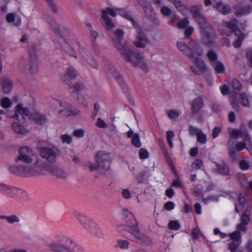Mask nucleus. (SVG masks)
Returning <instances> with one entry per match:
<instances>
[{"instance_id":"f257e3e1","label":"nucleus","mask_w":252,"mask_h":252,"mask_svg":"<svg viewBox=\"0 0 252 252\" xmlns=\"http://www.w3.org/2000/svg\"><path fill=\"white\" fill-rule=\"evenodd\" d=\"M114 38H113V44L117 49L121 57L127 63L132 66H138L145 72L149 71L148 66L144 60L143 55L137 51L132 50L126 43H123L124 32L120 29L116 30L114 32Z\"/></svg>"},{"instance_id":"f03ea898","label":"nucleus","mask_w":252,"mask_h":252,"mask_svg":"<svg viewBox=\"0 0 252 252\" xmlns=\"http://www.w3.org/2000/svg\"><path fill=\"white\" fill-rule=\"evenodd\" d=\"M178 49L189 57L193 63L190 66L191 71L195 74L201 75L207 70L204 62L198 57L203 54L202 48L194 41L186 43L184 40L177 42Z\"/></svg>"},{"instance_id":"7ed1b4c3","label":"nucleus","mask_w":252,"mask_h":252,"mask_svg":"<svg viewBox=\"0 0 252 252\" xmlns=\"http://www.w3.org/2000/svg\"><path fill=\"white\" fill-rule=\"evenodd\" d=\"M78 75L77 71L72 67L67 68L66 73L61 78L62 82L66 85L67 89L71 96L78 100L85 108L88 107V103L85 97L80 94L79 92L85 88L83 82L78 81L75 84H72L69 79H74Z\"/></svg>"},{"instance_id":"20e7f679","label":"nucleus","mask_w":252,"mask_h":252,"mask_svg":"<svg viewBox=\"0 0 252 252\" xmlns=\"http://www.w3.org/2000/svg\"><path fill=\"white\" fill-rule=\"evenodd\" d=\"M224 28L222 30L223 33L226 35L234 33L236 40L233 43L235 48L240 47L242 42L245 38V35L238 29V21L234 18L228 22H224L222 24Z\"/></svg>"},{"instance_id":"39448f33","label":"nucleus","mask_w":252,"mask_h":252,"mask_svg":"<svg viewBox=\"0 0 252 252\" xmlns=\"http://www.w3.org/2000/svg\"><path fill=\"white\" fill-rule=\"evenodd\" d=\"M46 20L50 25L51 27L57 36L60 38V43L63 49L68 54L71 56L77 58L76 53L73 51L72 49L71 48L70 45L68 44L66 40L63 38L60 26L57 23L54 18L51 16H47L46 17Z\"/></svg>"},{"instance_id":"423d86ee","label":"nucleus","mask_w":252,"mask_h":252,"mask_svg":"<svg viewBox=\"0 0 252 252\" xmlns=\"http://www.w3.org/2000/svg\"><path fill=\"white\" fill-rule=\"evenodd\" d=\"M75 216L79 222L83 226L84 228L94 235L101 237L102 235L99 225L94 221L87 219L80 213H76Z\"/></svg>"},{"instance_id":"0eeeda50","label":"nucleus","mask_w":252,"mask_h":252,"mask_svg":"<svg viewBox=\"0 0 252 252\" xmlns=\"http://www.w3.org/2000/svg\"><path fill=\"white\" fill-rule=\"evenodd\" d=\"M39 154L41 157L46 159L49 163L53 164L56 162L57 158L60 157L61 152L57 147L54 146H49L40 148Z\"/></svg>"},{"instance_id":"6e6552de","label":"nucleus","mask_w":252,"mask_h":252,"mask_svg":"<svg viewBox=\"0 0 252 252\" xmlns=\"http://www.w3.org/2000/svg\"><path fill=\"white\" fill-rule=\"evenodd\" d=\"M95 161L99 170L104 172L110 169L112 158L110 154L100 151L95 155Z\"/></svg>"},{"instance_id":"1a4fd4ad","label":"nucleus","mask_w":252,"mask_h":252,"mask_svg":"<svg viewBox=\"0 0 252 252\" xmlns=\"http://www.w3.org/2000/svg\"><path fill=\"white\" fill-rule=\"evenodd\" d=\"M202 40L203 43L209 46H213L216 43L217 34L212 27L201 31Z\"/></svg>"},{"instance_id":"9d476101","label":"nucleus","mask_w":252,"mask_h":252,"mask_svg":"<svg viewBox=\"0 0 252 252\" xmlns=\"http://www.w3.org/2000/svg\"><path fill=\"white\" fill-rule=\"evenodd\" d=\"M50 166V164L37 160L32 168L30 167V175H44L48 173Z\"/></svg>"},{"instance_id":"9b49d317","label":"nucleus","mask_w":252,"mask_h":252,"mask_svg":"<svg viewBox=\"0 0 252 252\" xmlns=\"http://www.w3.org/2000/svg\"><path fill=\"white\" fill-rule=\"evenodd\" d=\"M130 233L133 237V241L141 245H149L152 241L147 235L140 232L139 228H134L129 230Z\"/></svg>"},{"instance_id":"f8f14e48","label":"nucleus","mask_w":252,"mask_h":252,"mask_svg":"<svg viewBox=\"0 0 252 252\" xmlns=\"http://www.w3.org/2000/svg\"><path fill=\"white\" fill-rule=\"evenodd\" d=\"M19 156L16 161H21L26 163H31L32 161V158L34 154L32 150L27 146L21 147L19 150Z\"/></svg>"},{"instance_id":"ddd939ff","label":"nucleus","mask_w":252,"mask_h":252,"mask_svg":"<svg viewBox=\"0 0 252 252\" xmlns=\"http://www.w3.org/2000/svg\"><path fill=\"white\" fill-rule=\"evenodd\" d=\"M69 241L68 239L64 238L57 242L49 244L48 247L54 252H73L67 244Z\"/></svg>"},{"instance_id":"4468645a","label":"nucleus","mask_w":252,"mask_h":252,"mask_svg":"<svg viewBox=\"0 0 252 252\" xmlns=\"http://www.w3.org/2000/svg\"><path fill=\"white\" fill-rule=\"evenodd\" d=\"M60 115L63 117H67L78 115L80 110L74 108L71 104L66 102H60Z\"/></svg>"},{"instance_id":"2eb2a0df","label":"nucleus","mask_w":252,"mask_h":252,"mask_svg":"<svg viewBox=\"0 0 252 252\" xmlns=\"http://www.w3.org/2000/svg\"><path fill=\"white\" fill-rule=\"evenodd\" d=\"M190 12L193 15L194 18L199 25L201 31L211 27L207 22L206 18L201 15L198 8L195 6L190 8Z\"/></svg>"},{"instance_id":"dca6fc26","label":"nucleus","mask_w":252,"mask_h":252,"mask_svg":"<svg viewBox=\"0 0 252 252\" xmlns=\"http://www.w3.org/2000/svg\"><path fill=\"white\" fill-rule=\"evenodd\" d=\"M230 137L231 138H237L238 137H245V140L248 141L247 147L246 149L249 151L250 154L252 156V144L251 138L246 131L242 129H233L230 133Z\"/></svg>"},{"instance_id":"f3484780","label":"nucleus","mask_w":252,"mask_h":252,"mask_svg":"<svg viewBox=\"0 0 252 252\" xmlns=\"http://www.w3.org/2000/svg\"><path fill=\"white\" fill-rule=\"evenodd\" d=\"M136 29L137 31L136 39L133 42V44L138 48H145L147 45L150 43V41L139 26L138 28Z\"/></svg>"},{"instance_id":"a211bd4d","label":"nucleus","mask_w":252,"mask_h":252,"mask_svg":"<svg viewBox=\"0 0 252 252\" xmlns=\"http://www.w3.org/2000/svg\"><path fill=\"white\" fill-rule=\"evenodd\" d=\"M8 170L17 176H30V167L25 165H11L8 167Z\"/></svg>"},{"instance_id":"6ab92c4d","label":"nucleus","mask_w":252,"mask_h":252,"mask_svg":"<svg viewBox=\"0 0 252 252\" xmlns=\"http://www.w3.org/2000/svg\"><path fill=\"white\" fill-rule=\"evenodd\" d=\"M216 167L213 168V173L219 174L222 176H228L229 175L230 169L229 166L225 162L222 161L220 163L214 162Z\"/></svg>"},{"instance_id":"aec40b11","label":"nucleus","mask_w":252,"mask_h":252,"mask_svg":"<svg viewBox=\"0 0 252 252\" xmlns=\"http://www.w3.org/2000/svg\"><path fill=\"white\" fill-rule=\"evenodd\" d=\"M30 114L29 109L23 107V105L18 104L15 108V117L19 122L22 123L25 121V116H28Z\"/></svg>"},{"instance_id":"412c9836","label":"nucleus","mask_w":252,"mask_h":252,"mask_svg":"<svg viewBox=\"0 0 252 252\" xmlns=\"http://www.w3.org/2000/svg\"><path fill=\"white\" fill-rule=\"evenodd\" d=\"M48 173L62 179H64L67 176V174L64 169L53 164H50Z\"/></svg>"},{"instance_id":"4be33fe9","label":"nucleus","mask_w":252,"mask_h":252,"mask_svg":"<svg viewBox=\"0 0 252 252\" xmlns=\"http://www.w3.org/2000/svg\"><path fill=\"white\" fill-rule=\"evenodd\" d=\"M101 23L104 29L106 30H111L115 28V24L112 20L106 14L104 10H101Z\"/></svg>"},{"instance_id":"5701e85b","label":"nucleus","mask_w":252,"mask_h":252,"mask_svg":"<svg viewBox=\"0 0 252 252\" xmlns=\"http://www.w3.org/2000/svg\"><path fill=\"white\" fill-rule=\"evenodd\" d=\"M204 106V98L202 96L194 99L191 104V113L195 115L199 113Z\"/></svg>"},{"instance_id":"b1692460","label":"nucleus","mask_w":252,"mask_h":252,"mask_svg":"<svg viewBox=\"0 0 252 252\" xmlns=\"http://www.w3.org/2000/svg\"><path fill=\"white\" fill-rule=\"evenodd\" d=\"M0 84L3 93H9L13 88V81L5 76L2 77L0 80Z\"/></svg>"},{"instance_id":"393cba45","label":"nucleus","mask_w":252,"mask_h":252,"mask_svg":"<svg viewBox=\"0 0 252 252\" xmlns=\"http://www.w3.org/2000/svg\"><path fill=\"white\" fill-rule=\"evenodd\" d=\"M125 215L126 216V224L129 228V230H131V229H134V228L139 227L138 222L131 213L128 212L127 211H126Z\"/></svg>"},{"instance_id":"a878e982","label":"nucleus","mask_w":252,"mask_h":252,"mask_svg":"<svg viewBox=\"0 0 252 252\" xmlns=\"http://www.w3.org/2000/svg\"><path fill=\"white\" fill-rule=\"evenodd\" d=\"M0 189L8 193L13 194V195H16L20 192H23V191L19 188L3 183H0Z\"/></svg>"},{"instance_id":"bb28decb","label":"nucleus","mask_w":252,"mask_h":252,"mask_svg":"<svg viewBox=\"0 0 252 252\" xmlns=\"http://www.w3.org/2000/svg\"><path fill=\"white\" fill-rule=\"evenodd\" d=\"M252 8V7L251 5L241 6L237 5L235 6L234 13L236 16L247 15L250 13Z\"/></svg>"},{"instance_id":"cd10ccee","label":"nucleus","mask_w":252,"mask_h":252,"mask_svg":"<svg viewBox=\"0 0 252 252\" xmlns=\"http://www.w3.org/2000/svg\"><path fill=\"white\" fill-rule=\"evenodd\" d=\"M32 119L39 125H43L46 122V115L38 112L33 113Z\"/></svg>"},{"instance_id":"c85d7f7f","label":"nucleus","mask_w":252,"mask_h":252,"mask_svg":"<svg viewBox=\"0 0 252 252\" xmlns=\"http://www.w3.org/2000/svg\"><path fill=\"white\" fill-rule=\"evenodd\" d=\"M29 62L36 63L37 61L36 48L34 44H32L29 46Z\"/></svg>"},{"instance_id":"c756f323","label":"nucleus","mask_w":252,"mask_h":252,"mask_svg":"<svg viewBox=\"0 0 252 252\" xmlns=\"http://www.w3.org/2000/svg\"><path fill=\"white\" fill-rule=\"evenodd\" d=\"M216 8L218 11L220 12L223 15L229 14L231 11V9L230 6L225 5L221 2H219L217 3Z\"/></svg>"},{"instance_id":"7c9ffc66","label":"nucleus","mask_w":252,"mask_h":252,"mask_svg":"<svg viewBox=\"0 0 252 252\" xmlns=\"http://www.w3.org/2000/svg\"><path fill=\"white\" fill-rule=\"evenodd\" d=\"M20 122H14L12 125V128L14 131L20 134H23L27 133V129L24 127V126Z\"/></svg>"},{"instance_id":"2f4dec72","label":"nucleus","mask_w":252,"mask_h":252,"mask_svg":"<svg viewBox=\"0 0 252 252\" xmlns=\"http://www.w3.org/2000/svg\"><path fill=\"white\" fill-rule=\"evenodd\" d=\"M50 10L54 14L58 12V7L54 0H44Z\"/></svg>"},{"instance_id":"473e14b6","label":"nucleus","mask_w":252,"mask_h":252,"mask_svg":"<svg viewBox=\"0 0 252 252\" xmlns=\"http://www.w3.org/2000/svg\"><path fill=\"white\" fill-rule=\"evenodd\" d=\"M216 73H223L225 72L224 65L219 61L211 64Z\"/></svg>"},{"instance_id":"72a5a7b5","label":"nucleus","mask_w":252,"mask_h":252,"mask_svg":"<svg viewBox=\"0 0 252 252\" xmlns=\"http://www.w3.org/2000/svg\"><path fill=\"white\" fill-rule=\"evenodd\" d=\"M207 56L211 65L219 61L218 60V55L213 50L209 51L207 54Z\"/></svg>"},{"instance_id":"f704fd0d","label":"nucleus","mask_w":252,"mask_h":252,"mask_svg":"<svg viewBox=\"0 0 252 252\" xmlns=\"http://www.w3.org/2000/svg\"><path fill=\"white\" fill-rule=\"evenodd\" d=\"M241 241H232L228 246L229 250L231 252H236L238 248L241 244Z\"/></svg>"},{"instance_id":"c9c22d12","label":"nucleus","mask_w":252,"mask_h":252,"mask_svg":"<svg viewBox=\"0 0 252 252\" xmlns=\"http://www.w3.org/2000/svg\"><path fill=\"white\" fill-rule=\"evenodd\" d=\"M251 214V213L248 211L247 210H246L242 214L241 220V222L244 224H248L249 222L250 221V215Z\"/></svg>"},{"instance_id":"e433bc0d","label":"nucleus","mask_w":252,"mask_h":252,"mask_svg":"<svg viewBox=\"0 0 252 252\" xmlns=\"http://www.w3.org/2000/svg\"><path fill=\"white\" fill-rule=\"evenodd\" d=\"M231 86L235 93L239 92L241 89V85L239 81L236 79H233L232 80Z\"/></svg>"},{"instance_id":"4c0bfd02","label":"nucleus","mask_w":252,"mask_h":252,"mask_svg":"<svg viewBox=\"0 0 252 252\" xmlns=\"http://www.w3.org/2000/svg\"><path fill=\"white\" fill-rule=\"evenodd\" d=\"M132 144L136 147H140L141 145L140 141L139 135L138 133L133 135L131 138Z\"/></svg>"},{"instance_id":"58836bf2","label":"nucleus","mask_w":252,"mask_h":252,"mask_svg":"<svg viewBox=\"0 0 252 252\" xmlns=\"http://www.w3.org/2000/svg\"><path fill=\"white\" fill-rule=\"evenodd\" d=\"M240 98L241 100V103L244 107H249L250 103L247 96L245 94L242 93L240 94Z\"/></svg>"},{"instance_id":"ea45409f","label":"nucleus","mask_w":252,"mask_h":252,"mask_svg":"<svg viewBox=\"0 0 252 252\" xmlns=\"http://www.w3.org/2000/svg\"><path fill=\"white\" fill-rule=\"evenodd\" d=\"M243 142H238L235 146L236 149L237 151H241L243 149L246 148L248 141L245 140V137H243Z\"/></svg>"},{"instance_id":"a19ab883","label":"nucleus","mask_w":252,"mask_h":252,"mask_svg":"<svg viewBox=\"0 0 252 252\" xmlns=\"http://www.w3.org/2000/svg\"><path fill=\"white\" fill-rule=\"evenodd\" d=\"M87 62L89 65L93 68L98 69V64L92 56H88L86 59Z\"/></svg>"},{"instance_id":"79ce46f5","label":"nucleus","mask_w":252,"mask_h":252,"mask_svg":"<svg viewBox=\"0 0 252 252\" xmlns=\"http://www.w3.org/2000/svg\"><path fill=\"white\" fill-rule=\"evenodd\" d=\"M124 18L126 19L127 20L130 21L132 24L133 26L135 28H138V24L136 23L134 19L131 16V13L130 12L127 11L126 14H125V16H124Z\"/></svg>"},{"instance_id":"37998d69","label":"nucleus","mask_w":252,"mask_h":252,"mask_svg":"<svg viewBox=\"0 0 252 252\" xmlns=\"http://www.w3.org/2000/svg\"><path fill=\"white\" fill-rule=\"evenodd\" d=\"M0 104L3 108H8L11 106L12 102L8 98L5 97L1 100Z\"/></svg>"},{"instance_id":"c03bdc74","label":"nucleus","mask_w":252,"mask_h":252,"mask_svg":"<svg viewBox=\"0 0 252 252\" xmlns=\"http://www.w3.org/2000/svg\"><path fill=\"white\" fill-rule=\"evenodd\" d=\"M168 227L172 230H178L180 228V224L177 220L170 221L168 223Z\"/></svg>"},{"instance_id":"a18cd8bd","label":"nucleus","mask_w":252,"mask_h":252,"mask_svg":"<svg viewBox=\"0 0 252 252\" xmlns=\"http://www.w3.org/2000/svg\"><path fill=\"white\" fill-rule=\"evenodd\" d=\"M197 140L198 142L201 144L206 143L207 138L206 134L203 133L201 131L197 135Z\"/></svg>"},{"instance_id":"49530a36","label":"nucleus","mask_w":252,"mask_h":252,"mask_svg":"<svg viewBox=\"0 0 252 252\" xmlns=\"http://www.w3.org/2000/svg\"><path fill=\"white\" fill-rule=\"evenodd\" d=\"M173 4L179 11H183L186 8V6L182 3L181 0H176Z\"/></svg>"},{"instance_id":"de8ad7c7","label":"nucleus","mask_w":252,"mask_h":252,"mask_svg":"<svg viewBox=\"0 0 252 252\" xmlns=\"http://www.w3.org/2000/svg\"><path fill=\"white\" fill-rule=\"evenodd\" d=\"M129 242L127 240H119L117 241V246L121 249H128Z\"/></svg>"},{"instance_id":"09e8293b","label":"nucleus","mask_w":252,"mask_h":252,"mask_svg":"<svg viewBox=\"0 0 252 252\" xmlns=\"http://www.w3.org/2000/svg\"><path fill=\"white\" fill-rule=\"evenodd\" d=\"M29 65L30 72L32 74H35L37 71V62H29Z\"/></svg>"},{"instance_id":"8fccbe9b","label":"nucleus","mask_w":252,"mask_h":252,"mask_svg":"<svg viewBox=\"0 0 252 252\" xmlns=\"http://www.w3.org/2000/svg\"><path fill=\"white\" fill-rule=\"evenodd\" d=\"M189 24V21L187 19H184L179 22H178L177 25V27L180 29H184L186 28Z\"/></svg>"},{"instance_id":"3c124183","label":"nucleus","mask_w":252,"mask_h":252,"mask_svg":"<svg viewBox=\"0 0 252 252\" xmlns=\"http://www.w3.org/2000/svg\"><path fill=\"white\" fill-rule=\"evenodd\" d=\"M230 237L232 241H241V233L238 231H234L230 234Z\"/></svg>"},{"instance_id":"603ef678","label":"nucleus","mask_w":252,"mask_h":252,"mask_svg":"<svg viewBox=\"0 0 252 252\" xmlns=\"http://www.w3.org/2000/svg\"><path fill=\"white\" fill-rule=\"evenodd\" d=\"M19 221V218L16 215H11L7 217L6 221L9 223H13L15 222H18Z\"/></svg>"},{"instance_id":"864d4df0","label":"nucleus","mask_w":252,"mask_h":252,"mask_svg":"<svg viewBox=\"0 0 252 252\" xmlns=\"http://www.w3.org/2000/svg\"><path fill=\"white\" fill-rule=\"evenodd\" d=\"M189 134L191 136L197 134L201 132V131L197 128L193 126H189Z\"/></svg>"},{"instance_id":"5fc2aeb1","label":"nucleus","mask_w":252,"mask_h":252,"mask_svg":"<svg viewBox=\"0 0 252 252\" xmlns=\"http://www.w3.org/2000/svg\"><path fill=\"white\" fill-rule=\"evenodd\" d=\"M96 126L98 127L101 128H105L108 126L106 123L100 118L97 119V122L96 123Z\"/></svg>"},{"instance_id":"6e6d98bb","label":"nucleus","mask_w":252,"mask_h":252,"mask_svg":"<svg viewBox=\"0 0 252 252\" xmlns=\"http://www.w3.org/2000/svg\"><path fill=\"white\" fill-rule=\"evenodd\" d=\"M139 155L141 159H146L149 157V153L145 149H141L140 150Z\"/></svg>"},{"instance_id":"4d7b16f0","label":"nucleus","mask_w":252,"mask_h":252,"mask_svg":"<svg viewBox=\"0 0 252 252\" xmlns=\"http://www.w3.org/2000/svg\"><path fill=\"white\" fill-rule=\"evenodd\" d=\"M239 167L242 170H245L249 168L250 165L247 161L242 160L239 162Z\"/></svg>"},{"instance_id":"13d9d810","label":"nucleus","mask_w":252,"mask_h":252,"mask_svg":"<svg viewBox=\"0 0 252 252\" xmlns=\"http://www.w3.org/2000/svg\"><path fill=\"white\" fill-rule=\"evenodd\" d=\"M179 115V112L176 110H170L168 113V117L171 119H175Z\"/></svg>"},{"instance_id":"bf43d9fd","label":"nucleus","mask_w":252,"mask_h":252,"mask_svg":"<svg viewBox=\"0 0 252 252\" xmlns=\"http://www.w3.org/2000/svg\"><path fill=\"white\" fill-rule=\"evenodd\" d=\"M61 139L63 143L70 144L72 142V137L69 135H63L61 136Z\"/></svg>"},{"instance_id":"052dcab7","label":"nucleus","mask_w":252,"mask_h":252,"mask_svg":"<svg viewBox=\"0 0 252 252\" xmlns=\"http://www.w3.org/2000/svg\"><path fill=\"white\" fill-rule=\"evenodd\" d=\"M143 8L144 9L146 15H148V10H150L151 11H154V9L153 8V6L148 2H146L143 5Z\"/></svg>"},{"instance_id":"680f3d73","label":"nucleus","mask_w":252,"mask_h":252,"mask_svg":"<svg viewBox=\"0 0 252 252\" xmlns=\"http://www.w3.org/2000/svg\"><path fill=\"white\" fill-rule=\"evenodd\" d=\"M102 10L105 11L106 12V14L108 15V14L111 15L113 17H116L117 16V12L115 9L114 10L112 9L111 8L109 7H107L106 9H103Z\"/></svg>"},{"instance_id":"e2e57ef3","label":"nucleus","mask_w":252,"mask_h":252,"mask_svg":"<svg viewBox=\"0 0 252 252\" xmlns=\"http://www.w3.org/2000/svg\"><path fill=\"white\" fill-rule=\"evenodd\" d=\"M203 162L200 159H196L192 163V167L194 169H199L202 165Z\"/></svg>"},{"instance_id":"0e129e2a","label":"nucleus","mask_w":252,"mask_h":252,"mask_svg":"<svg viewBox=\"0 0 252 252\" xmlns=\"http://www.w3.org/2000/svg\"><path fill=\"white\" fill-rule=\"evenodd\" d=\"M147 173L145 171L140 172L138 177V180L140 183L143 182L145 180H147Z\"/></svg>"},{"instance_id":"69168bd1","label":"nucleus","mask_w":252,"mask_h":252,"mask_svg":"<svg viewBox=\"0 0 252 252\" xmlns=\"http://www.w3.org/2000/svg\"><path fill=\"white\" fill-rule=\"evenodd\" d=\"M27 61L24 59H20L19 64L18 67L22 70L24 71L27 68L26 67Z\"/></svg>"},{"instance_id":"338daca9","label":"nucleus","mask_w":252,"mask_h":252,"mask_svg":"<svg viewBox=\"0 0 252 252\" xmlns=\"http://www.w3.org/2000/svg\"><path fill=\"white\" fill-rule=\"evenodd\" d=\"M161 13L165 16H168L171 13V10L166 6H163L161 8Z\"/></svg>"},{"instance_id":"774afa93","label":"nucleus","mask_w":252,"mask_h":252,"mask_svg":"<svg viewBox=\"0 0 252 252\" xmlns=\"http://www.w3.org/2000/svg\"><path fill=\"white\" fill-rule=\"evenodd\" d=\"M228 153L230 157L233 160H235L236 157V151L232 147H230L228 145Z\"/></svg>"}]
</instances>
